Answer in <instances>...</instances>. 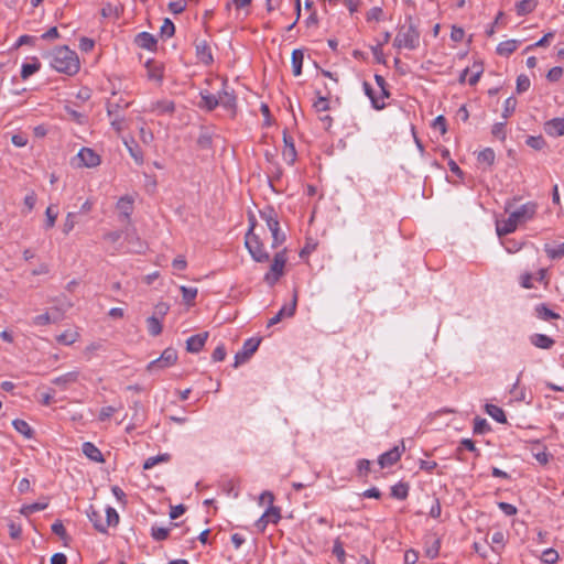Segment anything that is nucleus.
I'll use <instances>...</instances> for the list:
<instances>
[{"mask_svg": "<svg viewBox=\"0 0 564 564\" xmlns=\"http://www.w3.org/2000/svg\"><path fill=\"white\" fill-rule=\"evenodd\" d=\"M506 213L509 215L507 219L496 220V231L499 238L513 232L519 224L525 221L528 214V204L516 206L514 203H509L506 206Z\"/></svg>", "mask_w": 564, "mask_h": 564, "instance_id": "1", "label": "nucleus"}, {"mask_svg": "<svg viewBox=\"0 0 564 564\" xmlns=\"http://www.w3.org/2000/svg\"><path fill=\"white\" fill-rule=\"evenodd\" d=\"M51 66L58 73L75 75L79 70V59L75 51L61 46L53 51Z\"/></svg>", "mask_w": 564, "mask_h": 564, "instance_id": "2", "label": "nucleus"}, {"mask_svg": "<svg viewBox=\"0 0 564 564\" xmlns=\"http://www.w3.org/2000/svg\"><path fill=\"white\" fill-rule=\"evenodd\" d=\"M420 45V32L411 23L408 26L402 25L394 37L393 46L397 48L415 50Z\"/></svg>", "mask_w": 564, "mask_h": 564, "instance_id": "3", "label": "nucleus"}, {"mask_svg": "<svg viewBox=\"0 0 564 564\" xmlns=\"http://www.w3.org/2000/svg\"><path fill=\"white\" fill-rule=\"evenodd\" d=\"M253 228L254 225L252 224L246 234L245 246L254 261L267 262L270 259L269 253L264 250L259 237L253 232Z\"/></svg>", "mask_w": 564, "mask_h": 564, "instance_id": "4", "label": "nucleus"}, {"mask_svg": "<svg viewBox=\"0 0 564 564\" xmlns=\"http://www.w3.org/2000/svg\"><path fill=\"white\" fill-rule=\"evenodd\" d=\"M288 257H286V250L283 249L275 253L273 258V262L270 267L269 272L264 275V281L273 285L275 284L279 279L283 275L284 265L286 263Z\"/></svg>", "mask_w": 564, "mask_h": 564, "instance_id": "5", "label": "nucleus"}, {"mask_svg": "<svg viewBox=\"0 0 564 564\" xmlns=\"http://www.w3.org/2000/svg\"><path fill=\"white\" fill-rule=\"evenodd\" d=\"M176 361H177V351L174 348L169 347L163 350V352L161 354V356L159 358L149 362V365L147 366V371L152 372V373L158 372L160 370H163L165 368L173 366Z\"/></svg>", "mask_w": 564, "mask_h": 564, "instance_id": "6", "label": "nucleus"}, {"mask_svg": "<svg viewBox=\"0 0 564 564\" xmlns=\"http://www.w3.org/2000/svg\"><path fill=\"white\" fill-rule=\"evenodd\" d=\"M297 299H299V294H297V290L295 289L293 291V296H292L291 302L288 304H284L280 308V311L272 318L269 319L268 327H271V326L280 323L283 317H292L296 311Z\"/></svg>", "mask_w": 564, "mask_h": 564, "instance_id": "7", "label": "nucleus"}, {"mask_svg": "<svg viewBox=\"0 0 564 564\" xmlns=\"http://www.w3.org/2000/svg\"><path fill=\"white\" fill-rule=\"evenodd\" d=\"M261 343V338H248L242 346L241 351H238L235 356V367L246 362L258 349Z\"/></svg>", "mask_w": 564, "mask_h": 564, "instance_id": "8", "label": "nucleus"}, {"mask_svg": "<svg viewBox=\"0 0 564 564\" xmlns=\"http://www.w3.org/2000/svg\"><path fill=\"white\" fill-rule=\"evenodd\" d=\"M281 519V510L279 507L269 506L265 512L258 519L256 527L260 531H264L269 523H278Z\"/></svg>", "mask_w": 564, "mask_h": 564, "instance_id": "9", "label": "nucleus"}, {"mask_svg": "<svg viewBox=\"0 0 564 564\" xmlns=\"http://www.w3.org/2000/svg\"><path fill=\"white\" fill-rule=\"evenodd\" d=\"M403 452L404 444L402 443L401 446L397 445L392 449L381 454L378 459L380 467L386 468L394 465L401 458Z\"/></svg>", "mask_w": 564, "mask_h": 564, "instance_id": "10", "label": "nucleus"}, {"mask_svg": "<svg viewBox=\"0 0 564 564\" xmlns=\"http://www.w3.org/2000/svg\"><path fill=\"white\" fill-rule=\"evenodd\" d=\"M218 99H219V106H221L226 110H228L231 113V116H235L237 98L234 94V90H228L226 88V82H224L223 90L218 94Z\"/></svg>", "mask_w": 564, "mask_h": 564, "instance_id": "11", "label": "nucleus"}, {"mask_svg": "<svg viewBox=\"0 0 564 564\" xmlns=\"http://www.w3.org/2000/svg\"><path fill=\"white\" fill-rule=\"evenodd\" d=\"M80 166L95 167L100 164V156L89 148H83L77 153Z\"/></svg>", "mask_w": 564, "mask_h": 564, "instance_id": "12", "label": "nucleus"}, {"mask_svg": "<svg viewBox=\"0 0 564 564\" xmlns=\"http://www.w3.org/2000/svg\"><path fill=\"white\" fill-rule=\"evenodd\" d=\"M196 56L205 65H210L214 61L210 45L206 40L196 41Z\"/></svg>", "mask_w": 564, "mask_h": 564, "instance_id": "13", "label": "nucleus"}, {"mask_svg": "<svg viewBox=\"0 0 564 564\" xmlns=\"http://www.w3.org/2000/svg\"><path fill=\"white\" fill-rule=\"evenodd\" d=\"M149 111L158 116L172 115L175 111V104L169 99L156 100L150 105Z\"/></svg>", "mask_w": 564, "mask_h": 564, "instance_id": "14", "label": "nucleus"}, {"mask_svg": "<svg viewBox=\"0 0 564 564\" xmlns=\"http://www.w3.org/2000/svg\"><path fill=\"white\" fill-rule=\"evenodd\" d=\"M207 338H208L207 332L191 336L186 340V350L188 352H193V354L199 352L202 350V348L204 347Z\"/></svg>", "mask_w": 564, "mask_h": 564, "instance_id": "15", "label": "nucleus"}, {"mask_svg": "<svg viewBox=\"0 0 564 564\" xmlns=\"http://www.w3.org/2000/svg\"><path fill=\"white\" fill-rule=\"evenodd\" d=\"M544 131L551 137L564 134V118H554L544 123Z\"/></svg>", "mask_w": 564, "mask_h": 564, "instance_id": "16", "label": "nucleus"}, {"mask_svg": "<svg viewBox=\"0 0 564 564\" xmlns=\"http://www.w3.org/2000/svg\"><path fill=\"white\" fill-rule=\"evenodd\" d=\"M531 454L541 465H546L552 457V455L546 452L545 446H543L540 442H531Z\"/></svg>", "mask_w": 564, "mask_h": 564, "instance_id": "17", "label": "nucleus"}, {"mask_svg": "<svg viewBox=\"0 0 564 564\" xmlns=\"http://www.w3.org/2000/svg\"><path fill=\"white\" fill-rule=\"evenodd\" d=\"M283 141H284V150L282 152V156L288 164L292 165L296 160V150H295L294 142H293L292 138L290 135H288L286 133H284V135H283Z\"/></svg>", "mask_w": 564, "mask_h": 564, "instance_id": "18", "label": "nucleus"}, {"mask_svg": "<svg viewBox=\"0 0 564 564\" xmlns=\"http://www.w3.org/2000/svg\"><path fill=\"white\" fill-rule=\"evenodd\" d=\"M134 43L141 48L153 51L158 41L151 33L141 32L135 36Z\"/></svg>", "mask_w": 564, "mask_h": 564, "instance_id": "19", "label": "nucleus"}, {"mask_svg": "<svg viewBox=\"0 0 564 564\" xmlns=\"http://www.w3.org/2000/svg\"><path fill=\"white\" fill-rule=\"evenodd\" d=\"M123 143L129 152V154L132 156V159L134 160V162L138 164V165H141L143 164V152L140 148V145L135 142V140L133 138L131 139H124L123 140Z\"/></svg>", "mask_w": 564, "mask_h": 564, "instance_id": "20", "label": "nucleus"}, {"mask_svg": "<svg viewBox=\"0 0 564 564\" xmlns=\"http://www.w3.org/2000/svg\"><path fill=\"white\" fill-rule=\"evenodd\" d=\"M531 344L540 349H552L555 345V340L545 334H533L531 335Z\"/></svg>", "mask_w": 564, "mask_h": 564, "instance_id": "21", "label": "nucleus"}, {"mask_svg": "<svg viewBox=\"0 0 564 564\" xmlns=\"http://www.w3.org/2000/svg\"><path fill=\"white\" fill-rule=\"evenodd\" d=\"M84 455L93 462L104 463L105 458L98 447L90 442H85L82 446Z\"/></svg>", "mask_w": 564, "mask_h": 564, "instance_id": "22", "label": "nucleus"}, {"mask_svg": "<svg viewBox=\"0 0 564 564\" xmlns=\"http://www.w3.org/2000/svg\"><path fill=\"white\" fill-rule=\"evenodd\" d=\"M267 227H268V229L270 230V232L272 235L271 247L272 248H278L285 240V235H284V232L281 231L279 219L273 221V223H271V224H269Z\"/></svg>", "mask_w": 564, "mask_h": 564, "instance_id": "23", "label": "nucleus"}, {"mask_svg": "<svg viewBox=\"0 0 564 564\" xmlns=\"http://www.w3.org/2000/svg\"><path fill=\"white\" fill-rule=\"evenodd\" d=\"M87 517L97 531L107 533V525H105L101 514L93 506L87 510Z\"/></svg>", "mask_w": 564, "mask_h": 564, "instance_id": "24", "label": "nucleus"}, {"mask_svg": "<svg viewBox=\"0 0 564 564\" xmlns=\"http://www.w3.org/2000/svg\"><path fill=\"white\" fill-rule=\"evenodd\" d=\"M117 209L120 213V216L128 220L133 210V200L129 196L121 197L117 203Z\"/></svg>", "mask_w": 564, "mask_h": 564, "instance_id": "25", "label": "nucleus"}, {"mask_svg": "<svg viewBox=\"0 0 564 564\" xmlns=\"http://www.w3.org/2000/svg\"><path fill=\"white\" fill-rule=\"evenodd\" d=\"M200 98L202 101L199 102V107L205 108L208 111H212L219 106L218 96H215L207 90L200 91Z\"/></svg>", "mask_w": 564, "mask_h": 564, "instance_id": "26", "label": "nucleus"}, {"mask_svg": "<svg viewBox=\"0 0 564 564\" xmlns=\"http://www.w3.org/2000/svg\"><path fill=\"white\" fill-rule=\"evenodd\" d=\"M79 372L78 371H69L59 377L53 379V383L66 389L68 384L74 383L78 380Z\"/></svg>", "mask_w": 564, "mask_h": 564, "instance_id": "27", "label": "nucleus"}, {"mask_svg": "<svg viewBox=\"0 0 564 564\" xmlns=\"http://www.w3.org/2000/svg\"><path fill=\"white\" fill-rule=\"evenodd\" d=\"M130 101H126L121 97L118 100H109L107 102V115L112 116L116 113H121L122 110L130 106Z\"/></svg>", "mask_w": 564, "mask_h": 564, "instance_id": "28", "label": "nucleus"}, {"mask_svg": "<svg viewBox=\"0 0 564 564\" xmlns=\"http://www.w3.org/2000/svg\"><path fill=\"white\" fill-rule=\"evenodd\" d=\"M365 94L371 100V105L375 109L381 110L386 107L384 101H382L379 97L375 95L372 86L368 82H364L362 84Z\"/></svg>", "mask_w": 564, "mask_h": 564, "instance_id": "29", "label": "nucleus"}, {"mask_svg": "<svg viewBox=\"0 0 564 564\" xmlns=\"http://www.w3.org/2000/svg\"><path fill=\"white\" fill-rule=\"evenodd\" d=\"M12 425L17 432L22 434L25 438H32L34 436L33 429L29 425V423L21 419H15L12 421Z\"/></svg>", "mask_w": 564, "mask_h": 564, "instance_id": "30", "label": "nucleus"}, {"mask_svg": "<svg viewBox=\"0 0 564 564\" xmlns=\"http://www.w3.org/2000/svg\"><path fill=\"white\" fill-rule=\"evenodd\" d=\"M485 411H486V413L489 416H491L498 423H506L507 422V417H506L505 411L500 406L487 403L485 405Z\"/></svg>", "mask_w": 564, "mask_h": 564, "instance_id": "31", "label": "nucleus"}, {"mask_svg": "<svg viewBox=\"0 0 564 564\" xmlns=\"http://www.w3.org/2000/svg\"><path fill=\"white\" fill-rule=\"evenodd\" d=\"M41 68V63L36 57L32 58L31 63H24L21 67V78L28 79Z\"/></svg>", "mask_w": 564, "mask_h": 564, "instance_id": "32", "label": "nucleus"}, {"mask_svg": "<svg viewBox=\"0 0 564 564\" xmlns=\"http://www.w3.org/2000/svg\"><path fill=\"white\" fill-rule=\"evenodd\" d=\"M304 53L302 50H294L292 52L291 62L294 76H300L302 73Z\"/></svg>", "mask_w": 564, "mask_h": 564, "instance_id": "33", "label": "nucleus"}, {"mask_svg": "<svg viewBox=\"0 0 564 564\" xmlns=\"http://www.w3.org/2000/svg\"><path fill=\"white\" fill-rule=\"evenodd\" d=\"M544 250L549 258L560 259L564 257V242L561 243H546Z\"/></svg>", "mask_w": 564, "mask_h": 564, "instance_id": "34", "label": "nucleus"}, {"mask_svg": "<svg viewBox=\"0 0 564 564\" xmlns=\"http://www.w3.org/2000/svg\"><path fill=\"white\" fill-rule=\"evenodd\" d=\"M500 239H501V245L505 247V249L508 253L518 252L525 245L524 240L517 241L512 238H503V237Z\"/></svg>", "mask_w": 564, "mask_h": 564, "instance_id": "35", "label": "nucleus"}, {"mask_svg": "<svg viewBox=\"0 0 564 564\" xmlns=\"http://www.w3.org/2000/svg\"><path fill=\"white\" fill-rule=\"evenodd\" d=\"M535 314L543 321L558 319L560 315L550 310L545 304H540L535 307Z\"/></svg>", "mask_w": 564, "mask_h": 564, "instance_id": "36", "label": "nucleus"}, {"mask_svg": "<svg viewBox=\"0 0 564 564\" xmlns=\"http://www.w3.org/2000/svg\"><path fill=\"white\" fill-rule=\"evenodd\" d=\"M147 326L149 334L152 336H158L162 333V323L156 315L148 317Z\"/></svg>", "mask_w": 564, "mask_h": 564, "instance_id": "37", "label": "nucleus"}, {"mask_svg": "<svg viewBox=\"0 0 564 564\" xmlns=\"http://www.w3.org/2000/svg\"><path fill=\"white\" fill-rule=\"evenodd\" d=\"M517 46L518 42L516 40H508L498 44L497 53L499 55L508 56L517 50Z\"/></svg>", "mask_w": 564, "mask_h": 564, "instance_id": "38", "label": "nucleus"}, {"mask_svg": "<svg viewBox=\"0 0 564 564\" xmlns=\"http://www.w3.org/2000/svg\"><path fill=\"white\" fill-rule=\"evenodd\" d=\"M409 495V486L404 482H399L391 487V496L399 500L406 499Z\"/></svg>", "mask_w": 564, "mask_h": 564, "instance_id": "39", "label": "nucleus"}, {"mask_svg": "<svg viewBox=\"0 0 564 564\" xmlns=\"http://www.w3.org/2000/svg\"><path fill=\"white\" fill-rule=\"evenodd\" d=\"M170 458H171V456L167 453L160 454V455H156V456H151V457L145 459V462L143 464V469H145V470L147 469H151L152 467H154L159 463H166V462H169Z\"/></svg>", "mask_w": 564, "mask_h": 564, "instance_id": "40", "label": "nucleus"}, {"mask_svg": "<svg viewBox=\"0 0 564 564\" xmlns=\"http://www.w3.org/2000/svg\"><path fill=\"white\" fill-rule=\"evenodd\" d=\"M78 336L79 335L77 332L68 329V330H65L64 333H62L61 335H58L56 337V340L59 344L68 346V345L74 344L77 340Z\"/></svg>", "mask_w": 564, "mask_h": 564, "instance_id": "41", "label": "nucleus"}, {"mask_svg": "<svg viewBox=\"0 0 564 564\" xmlns=\"http://www.w3.org/2000/svg\"><path fill=\"white\" fill-rule=\"evenodd\" d=\"M47 508V502H34L25 505L20 509V513L28 517L34 512L42 511Z\"/></svg>", "mask_w": 564, "mask_h": 564, "instance_id": "42", "label": "nucleus"}, {"mask_svg": "<svg viewBox=\"0 0 564 564\" xmlns=\"http://www.w3.org/2000/svg\"><path fill=\"white\" fill-rule=\"evenodd\" d=\"M105 525L116 527L119 523V514L112 507H107L106 509V521H104Z\"/></svg>", "mask_w": 564, "mask_h": 564, "instance_id": "43", "label": "nucleus"}, {"mask_svg": "<svg viewBox=\"0 0 564 564\" xmlns=\"http://www.w3.org/2000/svg\"><path fill=\"white\" fill-rule=\"evenodd\" d=\"M490 431V425L486 419L477 416L474 421V433L485 434Z\"/></svg>", "mask_w": 564, "mask_h": 564, "instance_id": "44", "label": "nucleus"}, {"mask_svg": "<svg viewBox=\"0 0 564 564\" xmlns=\"http://www.w3.org/2000/svg\"><path fill=\"white\" fill-rule=\"evenodd\" d=\"M477 160H478L479 163L491 165L494 163V161H495V152H494V150L490 149V148H487V149L480 151L479 154H478Z\"/></svg>", "mask_w": 564, "mask_h": 564, "instance_id": "45", "label": "nucleus"}, {"mask_svg": "<svg viewBox=\"0 0 564 564\" xmlns=\"http://www.w3.org/2000/svg\"><path fill=\"white\" fill-rule=\"evenodd\" d=\"M169 534H170V528H161V527H155V525H153L151 528V536L155 541H164L169 538Z\"/></svg>", "mask_w": 564, "mask_h": 564, "instance_id": "46", "label": "nucleus"}, {"mask_svg": "<svg viewBox=\"0 0 564 564\" xmlns=\"http://www.w3.org/2000/svg\"><path fill=\"white\" fill-rule=\"evenodd\" d=\"M111 121L110 124L118 133L121 132L126 128V120L121 113H116L112 116H108Z\"/></svg>", "mask_w": 564, "mask_h": 564, "instance_id": "47", "label": "nucleus"}, {"mask_svg": "<svg viewBox=\"0 0 564 564\" xmlns=\"http://www.w3.org/2000/svg\"><path fill=\"white\" fill-rule=\"evenodd\" d=\"M181 292L183 296V301L186 304H192V302L197 296V289L196 288H188V286H181Z\"/></svg>", "mask_w": 564, "mask_h": 564, "instance_id": "48", "label": "nucleus"}, {"mask_svg": "<svg viewBox=\"0 0 564 564\" xmlns=\"http://www.w3.org/2000/svg\"><path fill=\"white\" fill-rule=\"evenodd\" d=\"M541 561L546 564H554L558 560V553L554 549H547L542 552L541 554Z\"/></svg>", "mask_w": 564, "mask_h": 564, "instance_id": "49", "label": "nucleus"}, {"mask_svg": "<svg viewBox=\"0 0 564 564\" xmlns=\"http://www.w3.org/2000/svg\"><path fill=\"white\" fill-rule=\"evenodd\" d=\"M333 554L337 557L338 562H340L341 564L345 562L346 553H345L343 543L340 542L339 539H336L334 541Z\"/></svg>", "mask_w": 564, "mask_h": 564, "instance_id": "50", "label": "nucleus"}, {"mask_svg": "<svg viewBox=\"0 0 564 564\" xmlns=\"http://www.w3.org/2000/svg\"><path fill=\"white\" fill-rule=\"evenodd\" d=\"M45 228H52L55 225V221L57 219L58 213L55 210L53 206H48L45 210Z\"/></svg>", "mask_w": 564, "mask_h": 564, "instance_id": "51", "label": "nucleus"}, {"mask_svg": "<svg viewBox=\"0 0 564 564\" xmlns=\"http://www.w3.org/2000/svg\"><path fill=\"white\" fill-rule=\"evenodd\" d=\"M441 542L438 539H433L431 545L425 549V554L429 558H435L440 553Z\"/></svg>", "mask_w": 564, "mask_h": 564, "instance_id": "52", "label": "nucleus"}, {"mask_svg": "<svg viewBox=\"0 0 564 564\" xmlns=\"http://www.w3.org/2000/svg\"><path fill=\"white\" fill-rule=\"evenodd\" d=\"M260 217L265 221L267 226L275 220H278V215L272 207H268L260 212Z\"/></svg>", "mask_w": 564, "mask_h": 564, "instance_id": "53", "label": "nucleus"}, {"mask_svg": "<svg viewBox=\"0 0 564 564\" xmlns=\"http://www.w3.org/2000/svg\"><path fill=\"white\" fill-rule=\"evenodd\" d=\"M75 217H76V213H68L66 215V218H65V221H64V225H63V232L65 235H68L75 227Z\"/></svg>", "mask_w": 564, "mask_h": 564, "instance_id": "54", "label": "nucleus"}, {"mask_svg": "<svg viewBox=\"0 0 564 564\" xmlns=\"http://www.w3.org/2000/svg\"><path fill=\"white\" fill-rule=\"evenodd\" d=\"M175 26L174 23L170 19H165L161 26V34L165 37H171L174 35Z\"/></svg>", "mask_w": 564, "mask_h": 564, "instance_id": "55", "label": "nucleus"}, {"mask_svg": "<svg viewBox=\"0 0 564 564\" xmlns=\"http://www.w3.org/2000/svg\"><path fill=\"white\" fill-rule=\"evenodd\" d=\"M383 11L380 7H373L367 12V21L382 20Z\"/></svg>", "mask_w": 564, "mask_h": 564, "instance_id": "56", "label": "nucleus"}, {"mask_svg": "<svg viewBox=\"0 0 564 564\" xmlns=\"http://www.w3.org/2000/svg\"><path fill=\"white\" fill-rule=\"evenodd\" d=\"M562 75H563V68L560 66H555L547 72L546 78H547V80L555 83L561 79Z\"/></svg>", "mask_w": 564, "mask_h": 564, "instance_id": "57", "label": "nucleus"}, {"mask_svg": "<svg viewBox=\"0 0 564 564\" xmlns=\"http://www.w3.org/2000/svg\"><path fill=\"white\" fill-rule=\"evenodd\" d=\"M314 109L317 112L327 111L329 109V102L326 97L319 96L318 99L313 104Z\"/></svg>", "mask_w": 564, "mask_h": 564, "instance_id": "58", "label": "nucleus"}, {"mask_svg": "<svg viewBox=\"0 0 564 564\" xmlns=\"http://www.w3.org/2000/svg\"><path fill=\"white\" fill-rule=\"evenodd\" d=\"M516 106H517V100L513 97H509L505 101L503 117L508 118L509 116H511V113L516 109Z\"/></svg>", "mask_w": 564, "mask_h": 564, "instance_id": "59", "label": "nucleus"}, {"mask_svg": "<svg viewBox=\"0 0 564 564\" xmlns=\"http://www.w3.org/2000/svg\"><path fill=\"white\" fill-rule=\"evenodd\" d=\"M226 349L224 345H219L215 348L212 355V359L215 362L223 361L226 358Z\"/></svg>", "mask_w": 564, "mask_h": 564, "instance_id": "60", "label": "nucleus"}, {"mask_svg": "<svg viewBox=\"0 0 564 564\" xmlns=\"http://www.w3.org/2000/svg\"><path fill=\"white\" fill-rule=\"evenodd\" d=\"M169 9L175 13L180 14L186 9V2L184 0L173 1L170 2Z\"/></svg>", "mask_w": 564, "mask_h": 564, "instance_id": "61", "label": "nucleus"}, {"mask_svg": "<svg viewBox=\"0 0 564 564\" xmlns=\"http://www.w3.org/2000/svg\"><path fill=\"white\" fill-rule=\"evenodd\" d=\"M51 529H52L53 533H55L59 538L64 539L66 536V529H65L64 524L62 523V521L56 520L52 524Z\"/></svg>", "mask_w": 564, "mask_h": 564, "instance_id": "62", "label": "nucleus"}, {"mask_svg": "<svg viewBox=\"0 0 564 564\" xmlns=\"http://www.w3.org/2000/svg\"><path fill=\"white\" fill-rule=\"evenodd\" d=\"M8 528H9V534L12 539H19L21 536V533H22V529H21V525L13 522V521H10V523L8 524Z\"/></svg>", "mask_w": 564, "mask_h": 564, "instance_id": "63", "label": "nucleus"}, {"mask_svg": "<svg viewBox=\"0 0 564 564\" xmlns=\"http://www.w3.org/2000/svg\"><path fill=\"white\" fill-rule=\"evenodd\" d=\"M433 128L440 130L442 134H445L447 131L446 119L443 116L436 117L433 121Z\"/></svg>", "mask_w": 564, "mask_h": 564, "instance_id": "64", "label": "nucleus"}]
</instances>
